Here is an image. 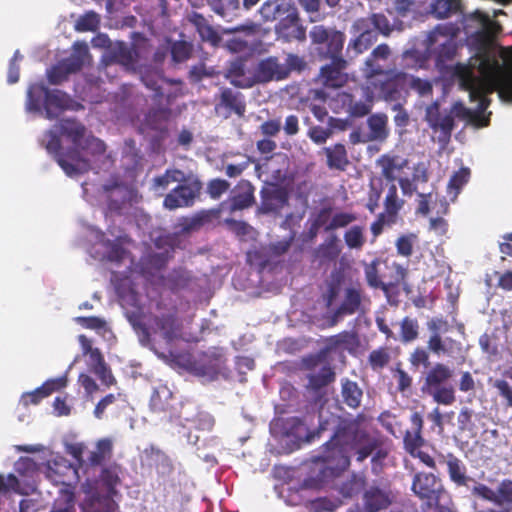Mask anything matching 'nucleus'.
<instances>
[{"label":"nucleus","mask_w":512,"mask_h":512,"mask_svg":"<svg viewBox=\"0 0 512 512\" xmlns=\"http://www.w3.org/2000/svg\"><path fill=\"white\" fill-rule=\"evenodd\" d=\"M223 365L221 354L216 352H201L189 360L187 370L199 377H207L211 380L217 378Z\"/></svg>","instance_id":"obj_13"},{"label":"nucleus","mask_w":512,"mask_h":512,"mask_svg":"<svg viewBox=\"0 0 512 512\" xmlns=\"http://www.w3.org/2000/svg\"><path fill=\"white\" fill-rule=\"evenodd\" d=\"M86 132V127L80 121L63 118L53 129L46 130L40 139V145L69 177L85 174L91 169L90 161L82 157L78 149Z\"/></svg>","instance_id":"obj_2"},{"label":"nucleus","mask_w":512,"mask_h":512,"mask_svg":"<svg viewBox=\"0 0 512 512\" xmlns=\"http://www.w3.org/2000/svg\"><path fill=\"white\" fill-rule=\"evenodd\" d=\"M141 81L151 91L155 93V97L163 96L161 83L163 77L159 71L153 69H145L141 74Z\"/></svg>","instance_id":"obj_56"},{"label":"nucleus","mask_w":512,"mask_h":512,"mask_svg":"<svg viewBox=\"0 0 512 512\" xmlns=\"http://www.w3.org/2000/svg\"><path fill=\"white\" fill-rule=\"evenodd\" d=\"M287 78V71L282 67V63L275 56H269L262 59L254 72L255 83H268L271 81H280Z\"/></svg>","instance_id":"obj_21"},{"label":"nucleus","mask_w":512,"mask_h":512,"mask_svg":"<svg viewBox=\"0 0 512 512\" xmlns=\"http://www.w3.org/2000/svg\"><path fill=\"white\" fill-rule=\"evenodd\" d=\"M100 25V16L94 11L84 13L76 21L75 30L79 32L96 31Z\"/></svg>","instance_id":"obj_62"},{"label":"nucleus","mask_w":512,"mask_h":512,"mask_svg":"<svg viewBox=\"0 0 512 512\" xmlns=\"http://www.w3.org/2000/svg\"><path fill=\"white\" fill-rule=\"evenodd\" d=\"M10 491L15 494L27 496L32 494V486H30V484H25L21 487L19 484V478L13 473L8 474L6 480L3 475H0V496Z\"/></svg>","instance_id":"obj_48"},{"label":"nucleus","mask_w":512,"mask_h":512,"mask_svg":"<svg viewBox=\"0 0 512 512\" xmlns=\"http://www.w3.org/2000/svg\"><path fill=\"white\" fill-rule=\"evenodd\" d=\"M402 205L403 202L398 198L396 185H390L384 200L385 212H383L389 218L390 223L396 222L397 214Z\"/></svg>","instance_id":"obj_49"},{"label":"nucleus","mask_w":512,"mask_h":512,"mask_svg":"<svg viewBox=\"0 0 512 512\" xmlns=\"http://www.w3.org/2000/svg\"><path fill=\"white\" fill-rule=\"evenodd\" d=\"M78 149L80 152L84 151L92 157H98L105 153L106 145L101 139L93 135H89L84 137L81 145L78 146Z\"/></svg>","instance_id":"obj_59"},{"label":"nucleus","mask_w":512,"mask_h":512,"mask_svg":"<svg viewBox=\"0 0 512 512\" xmlns=\"http://www.w3.org/2000/svg\"><path fill=\"white\" fill-rule=\"evenodd\" d=\"M358 219L355 212L322 207V231L326 237L322 242V260L336 262L343 251V244L336 233Z\"/></svg>","instance_id":"obj_4"},{"label":"nucleus","mask_w":512,"mask_h":512,"mask_svg":"<svg viewBox=\"0 0 512 512\" xmlns=\"http://www.w3.org/2000/svg\"><path fill=\"white\" fill-rule=\"evenodd\" d=\"M307 476L298 488L303 505L311 512H320V454L301 463Z\"/></svg>","instance_id":"obj_8"},{"label":"nucleus","mask_w":512,"mask_h":512,"mask_svg":"<svg viewBox=\"0 0 512 512\" xmlns=\"http://www.w3.org/2000/svg\"><path fill=\"white\" fill-rule=\"evenodd\" d=\"M419 336V323L417 319L404 317L400 322V339L403 343H410Z\"/></svg>","instance_id":"obj_58"},{"label":"nucleus","mask_w":512,"mask_h":512,"mask_svg":"<svg viewBox=\"0 0 512 512\" xmlns=\"http://www.w3.org/2000/svg\"><path fill=\"white\" fill-rule=\"evenodd\" d=\"M73 99L59 89H48L45 116L49 120L56 119L62 112L72 107Z\"/></svg>","instance_id":"obj_29"},{"label":"nucleus","mask_w":512,"mask_h":512,"mask_svg":"<svg viewBox=\"0 0 512 512\" xmlns=\"http://www.w3.org/2000/svg\"><path fill=\"white\" fill-rule=\"evenodd\" d=\"M410 422L412 430L405 432L403 443L405 450L411 455L415 456L418 451L425 443V439L422 436L423 430V418L419 412H414L410 416Z\"/></svg>","instance_id":"obj_28"},{"label":"nucleus","mask_w":512,"mask_h":512,"mask_svg":"<svg viewBox=\"0 0 512 512\" xmlns=\"http://www.w3.org/2000/svg\"><path fill=\"white\" fill-rule=\"evenodd\" d=\"M454 74L459 77L461 85L465 90L469 91L471 97L481 95V87L478 85V80L474 77L468 66L457 63L454 66Z\"/></svg>","instance_id":"obj_45"},{"label":"nucleus","mask_w":512,"mask_h":512,"mask_svg":"<svg viewBox=\"0 0 512 512\" xmlns=\"http://www.w3.org/2000/svg\"><path fill=\"white\" fill-rule=\"evenodd\" d=\"M459 6V0H434L431 4V13L437 19H445L457 12Z\"/></svg>","instance_id":"obj_55"},{"label":"nucleus","mask_w":512,"mask_h":512,"mask_svg":"<svg viewBox=\"0 0 512 512\" xmlns=\"http://www.w3.org/2000/svg\"><path fill=\"white\" fill-rule=\"evenodd\" d=\"M353 30L359 35L349 42L347 49H352L356 55L367 51L377 41L378 32L371 28V21L368 19H357Z\"/></svg>","instance_id":"obj_20"},{"label":"nucleus","mask_w":512,"mask_h":512,"mask_svg":"<svg viewBox=\"0 0 512 512\" xmlns=\"http://www.w3.org/2000/svg\"><path fill=\"white\" fill-rule=\"evenodd\" d=\"M411 491L423 501V512H452L449 497L442 480L431 472H416L413 475Z\"/></svg>","instance_id":"obj_5"},{"label":"nucleus","mask_w":512,"mask_h":512,"mask_svg":"<svg viewBox=\"0 0 512 512\" xmlns=\"http://www.w3.org/2000/svg\"><path fill=\"white\" fill-rule=\"evenodd\" d=\"M101 481H102V484L107 489L106 495L115 496L117 494L116 487L120 483L118 467L110 466V467L104 468L101 471Z\"/></svg>","instance_id":"obj_60"},{"label":"nucleus","mask_w":512,"mask_h":512,"mask_svg":"<svg viewBox=\"0 0 512 512\" xmlns=\"http://www.w3.org/2000/svg\"><path fill=\"white\" fill-rule=\"evenodd\" d=\"M381 445L379 438L373 437L361 428L357 418L342 419L322 454V482L325 478L337 476L350 466V457L356 452V460L363 462Z\"/></svg>","instance_id":"obj_1"},{"label":"nucleus","mask_w":512,"mask_h":512,"mask_svg":"<svg viewBox=\"0 0 512 512\" xmlns=\"http://www.w3.org/2000/svg\"><path fill=\"white\" fill-rule=\"evenodd\" d=\"M437 462L440 465H445L449 479L456 486H468L473 479L467 475V467L464 462L452 452H438Z\"/></svg>","instance_id":"obj_17"},{"label":"nucleus","mask_w":512,"mask_h":512,"mask_svg":"<svg viewBox=\"0 0 512 512\" xmlns=\"http://www.w3.org/2000/svg\"><path fill=\"white\" fill-rule=\"evenodd\" d=\"M117 504L111 495H93L87 504L86 512H115Z\"/></svg>","instance_id":"obj_51"},{"label":"nucleus","mask_w":512,"mask_h":512,"mask_svg":"<svg viewBox=\"0 0 512 512\" xmlns=\"http://www.w3.org/2000/svg\"><path fill=\"white\" fill-rule=\"evenodd\" d=\"M307 382L303 385V396L307 402L320 401V352L303 356L297 364Z\"/></svg>","instance_id":"obj_11"},{"label":"nucleus","mask_w":512,"mask_h":512,"mask_svg":"<svg viewBox=\"0 0 512 512\" xmlns=\"http://www.w3.org/2000/svg\"><path fill=\"white\" fill-rule=\"evenodd\" d=\"M376 164L381 168V175L387 181L393 182L396 179V173L408 165V160L399 155L385 153L377 159Z\"/></svg>","instance_id":"obj_37"},{"label":"nucleus","mask_w":512,"mask_h":512,"mask_svg":"<svg viewBox=\"0 0 512 512\" xmlns=\"http://www.w3.org/2000/svg\"><path fill=\"white\" fill-rule=\"evenodd\" d=\"M344 274L339 270L331 273L327 283V292L324 297L327 312L322 315V327L332 328L341 322L346 316L355 314L362 304V291L357 287H347L339 305L337 299L342 292Z\"/></svg>","instance_id":"obj_3"},{"label":"nucleus","mask_w":512,"mask_h":512,"mask_svg":"<svg viewBox=\"0 0 512 512\" xmlns=\"http://www.w3.org/2000/svg\"><path fill=\"white\" fill-rule=\"evenodd\" d=\"M327 165L330 169L344 171L349 164L346 148L343 144H335L325 148Z\"/></svg>","instance_id":"obj_43"},{"label":"nucleus","mask_w":512,"mask_h":512,"mask_svg":"<svg viewBox=\"0 0 512 512\" xmlns=\"http://www.w3.org/2000/svg\"><path fill=\"white\" fill-rule=\"evenodd\" d=\"M246 74L245 61L238 58L230 62L225 77L230 80V83L238 88H249L254 85V79H244Z\"/></svg>","instance_id":"obj_39"},{"label":"nucleus","mask_w":512,"mask_h":512,"mask_svg":"<svg viewBox=\"0 0 512 512\" xmlns=\"http://www.w3.org/2000/svg\"><path fill=\"white\" fill-rule=\"evenodd\" d=\"M48 87L43 83H34L29 86L27 91L26 107L28 111H45Z\"/></svg>","instance_id":"obj_41"},{"label":"nucleus","mask_w":512,"mask_h":512,"mask_svg":"<svg viewBox=\"0 0 512 512\" xmlns=\"http://www.w3.org/2000/svg\"><path fill=\"white\" fill-rule=\"evenodd\" d=\"M170 53L174 63H183L192 56L193 45L184 40L174 41L170 46Z\"/></svg>","instance_id":"obj_57"},{"label":"nucleus","mask_w":512,"mask_h":512,"mask_svg":"<svg viewBox=\"0 0 512 512\" xmlns=\"http://www.w3.org/2000/svg\"><path fill=\"white\" fill-rule=\"evenodd\" d=\"M15 475L19 478L21 487L25 484L32 486V494L37 490V463L30 457H20L14 464Z\"/></svg>","instance_id":"obj_35"},{"label":"nucleus","mask_w":512,"mask_h":512,"mask_svg":"<svg viewBox=\"0 0 512 512\" xmlns=\"http://www.w3.org/2000/svg\"><path fill=\"white\" fill-rule=\"evenodd\" d=\"M44 473L52 484L66 487L62 490L64 506L55 507L51 512H76L75 496L71 488L72 481L78 477L77 469L65 457L56 456L47 461Z\"/></svg>","instance_id":"obj_7"},{"label":"nucleus","mask_w":512,"mask_h":512,"mask_svg":"<svg viewBox=\"0 0 512 512\" xmlns=\"http://www.w3.org/2000/svg\"><path fill=\"white\" fill-rule=\"evenodd\" d=\"M255 202L254 187L248 180H241L228 198L230 211H238L251 207Z\"/></svg>","instance_id":"obj_27"},{"label":"nucleus","mask_w":512,"mask_h":512,"mask_svg":"<svg viewBox=\"0 0 512 512\" xmlns=\"http://www.w3.org/2000/svg\"><path fill=\"white\" fill-rule=\"evenodd\" d=\"M67 377L61 376L45 381L40 387L33 391L25 392L21 396V403L24 407L39 404L44 398L50 396L53 392L58 391L67 385Z\"/></svg>","instance_id":"obj_24"},{"label":"nucleus","mask_w":512,"mask_h":512,"mask_svg":"<svg viewBox=\"0 0 512 512\" xmlns=\"http://www.w3.org/2000/svg\"><path fill=\"white\" fill-rule=\"evenodd\" d=\"M320 433V425L310 430L305 420L299 417H291L286 420L285 435L293 437L299 444L311 443Z\"/></svg>","instance_id":"obj_30"},{"label":"nucleus","mask_w":512,"mask_h":512,"mask_svg":"<svg viewBox=\"0 0 512 512\" xmlns=\"http://www.w3.org/2000/svg\"><path fill=\"white\" fill-rule=\"evenodd\" d=\"M322 65V84L326 87L340 88L348 81L347 61L344 58L329 59Z\"/></svg>","instance_id":"obj_22"},{"label":"nucleus","mask_w":512,"mask_h":512,"mask_svg":"<svg viewBox=\"0 0 512 512\" xmlns=\"http://www.w3.org/2000/svg\"><path fill=\"white\" fill-rule=\"evenodd\" d=\"M417 240L418 237L414 233L400 235L395 242L397 254L405 258L411 257Z\"/></svg>","instance_id":"obj_61"},{"label":"nucleus","mask_w":512,"mask_h":512,"mask_svg":"<svg viewBox=\"0 0 512 512\" xmlns=\"http://www.w3.org/2000/svg\"><path fill=\"white\" fill-rule=\"evenodd\" d=\"M146 457L151 461L150 465L156 470L160 478H166L172 475L174 465L171 458L158 447L151 445L144 451Z\"/></svg>","instance_id":"obj_36"},{"label":"nucleus","mask_w":512,"mask_h":512,"mask_svg":"<svg viewBox=\"0 0 512 512\" xmlns=\"http://www.w3.org/2000/svg\"><path fill=\"white\" fill-rule=\"evenodd\" d=\"M89 48L85 42H75L73 53L57 62L46 72L48 82L51 85H59L68 80L70 74L80 71L85 62L90 59Z\"/></svg>","instance_id":"obj_10"},{"label":"nucleus","mask_w":512,"mask_h":512,"mask_svg":"<svg viewBox=\"0 0 512 512\" xmlns=\"http://www.w3.org/2000/svg\"><path fill=\"white\" fill-rule=\"evenodd\" d=\"M426 121L434 131H440L439 141L448 142L455 128L454 116L450 113L441 115L440 106L437 102L426 108Z\"/></svg>","instance_id":"obj_16"},{"label":"nucleus","mask_w":512,"mask_h":512,"mask_svg":"<svg viewBox=\"0 0 512 512\" xmlns=\"http://www.w3.org/2000/svg\"><path fill=\"white\" fill-rule=\"evenodd\" d=\"M471 18L479 22L482 26V33L488 38H492L502 31L500 23L492 20L490 16L484 12L477 10L471 14Z\"/></svg>","instance_id":"obj_52"},{"label":"nucleus","mask_w":512,"mask_h":512,"mask_svg":"<svg viewBox=\"0 0 512 512\" xmlns=\"http://www.w3.org/2000/svg\"><path fill=\"white\" fill-rule=\"evenodd\" d=\"M343 240L350 250L361 251L366 244V229L360 224H350L345 228Z\"/></svg>","instance_id":"obj_42"},{"label":"nucleus","mask_w":512,"mask_h":512,"mask_svg":"<svg viewBox=\"0 0 512 512\" xmlns=\"http://www.w3.org/2000/svg\"><path fill=\"white\" fill-rule=\"evenodd\" d=\"M270 252L267 247H259L249 250L246 255L247 263L256 267L260 272L270 263Z\"/></svg>","instance_id":"obj_54"},{"label":"nucleus","mask_w":512,"mask_h":512,"mask_svg":"<svg viewBox=\"0 0 512 512\" xmlns=\"http://www.w3.org/2000/svg\"><path fill=\"white\" fill-rule=\"evenodd\" d=\"M427 349L434 355L452 357L462 351L461 342L453 338L443 339L441 334L430 335L427 341Z\"/></svg>","instance_id":"obj_34"},{"label":"nucleus","mask_w":512,"mask_h":512,"mask_svg":"<svg viewBox=\"0 0 512 512\" xmlns=\"http://www.w3.org/2000/svg\"><path fill=\"white\" fill-rule=\"evenodd\" d=\"M289 194L286 188L272 184L261 190L260 211L264 214L278 213L288 205Z\"/></svg>","instance_id":"obj_19"},{"label":"nucleus","mask_w":512,"mask_h":512,"mask_svg":"<svg viewBox=\"0 0 512 512\" xmlns=\"http://www.w3.org/2000/svg\"><path fill=\"white\" fill-rule=\"evenodd\" d=\"M369 133L367 140L369 141H384L389 135L387 128L388 117L386 114L377 113L372 114L367 119Z\"/></svg>","instance_id":"obj_40"},{"label":"nucleus","mask_w":512,"mask_h":512,"mask_svg":"<svg viewBox=\"0 0 512 512\" xmlns=\"http://www.w3.org/2000/svg\"><path fill=\"white\" fill-rule=\"evenodd\" d=\"M395 496L389 487L371 485L363 493V506L365 512H380L387 509Z\"/></svg>","instance_id":"obj_18"},{"label":"nucleus","mask_w":512,"mask_h":512,"mask_svg":"<svg viewBox=\"0 0 512 512\" xmlns=\"http://www.w3.org/2000/svg\"><path fill=\"white\" fill-rule=\"evenodd\" d=\"M470 178V169L467 167H462L458 171H456L449 179L447 189L450 193H454L457 196L463 186L469 181Z\"/></svg>","instance_id":"obj_63"},{"label":"nucleus","mask_w":512,"mask_h":512,"mask_svg":"<svg viewBox=\"0 0 512 512\" xmlns=\"http://www.w3.org/2000/svg\"><path fill=\"white\" fill-rule=\"evenodd\" d=\"M221 109L226 110L224 114L225 118H228L232 113L236 114L238 117H243L246 112L244 95L230 88H222L219 102L215 105L217 113H219Z\"/></svg>","instance_id":"obj_23"},{"label":"nucleus","mask_w":512,"mask_h":512,"mask_svg":"<svg viewBox=\"0 0 512 512\" xmlns=\"http://www.w3.org/2000/svg\"><path fill=\"white\" fill-rule=\"evenodd\" d=\"M170 256L171 255H169V249H165V251L161 252H151L147 254L141 260L143 271L149 274H153L154 271L161 270L167 264Z\"/></svg>","instance_id":"obj_47"},{"label":"nucleus","mask_w":512,"mask_h":512,"mask_svg":"<svg viewBox=\"0 0 512 512\" xmlns=\"http://www.w3.org/2000/svg\"><path fill=\"white\" fill-rule=\"evenodd\" d=\"M496 505L512 512V480L503 479L496 489Z\"/></svg>","instance_id":"obj_53"},{"label":"nucleus","mask_w":512,"mask_h":512,"mask_svg":"<svg viewBox=\"0 0 512 512\" xmlns=\"http://www.w3.org/2000/svg\"><path fill=\"white\" fill-rule=\"evenodd\" d=\"M113 444L109 438L100 439L96 443V450L90 452L88 463L91 466L101 465L105 459L110 458L112 455Z\"/></svg>","instance_id":"obj_50"},{"label":"nucleus","mask_w":512,"mask_h":512,"mask_svg":"<svg viewBox=\"0 0 512 512\" xmlns=\"http://www.w3.org/2000/svg\"><path fill=\"white\" fill-rule=\"evenodd\" d=\"M172 392L162 385L154 390L150 398V408L153 412H167L172 408Z\"/></svg>","instance_id":"obj_46"},{"label":"nucleus","mask_w":512,"mask_h":512,"mask_svg":"<svg viewBox=\"0 0 512 512\" xmlns=\"http://www.w3.org/2000/svg\"><path fill=\"white\" fill-rule=\"evenodd\" d=\"M384 78L370 82L377 98L385 102H406L408 97V74L402 71H386Z\"/></svg>","instance_id":"obj_9"},{"label":"nucleus","mask_w":512,"mask_h":512,"mask_svg":"<svg viewBox=\"0 0 512 512\" xmlns=\"http://www.w3.org/2000/svg\"><path fill=\"white\" fill-rule=\"evenodd\" d=\"M187 20L195 27L203 42H207L213 47L219 46L222 38L204 15L193 11L188 14Z\"/></svg>","instance_id":"obj_31"},{"label":"nucleus","mask_w":512,"mask_h":512,"mask_svg":"<svg viewBox=\"0 0 512 512\" xmlns=\"http://www.w3.org/2000/svg\"><path fill=\"white\" fill-rule=\"evenodd\" d=\"M453 370L442 362L435 363L424 374L421 392L432 397L433 401L441 405H452L456 401V392L450 380Z\"/></svg>","instance_id":"obj_6"},{"label":"nucleus","mask_w":512,"mask_h":512,"mask_svg":"<svg viewBox=\"0 0 512 512\" xmlns=\"http://www.w3.org/2000/svg\"><path fill=\"white\" fill-rule=\"evenodd\" d=\"M345 34L335 29L322 28V60L344 58Z\"/></svg>","instance_id":"obj_25"},{"label":"nucleus","mask_w":512,"mask_h":512,"mask_svg":"<svg viewBox=\"0 0 512 512\" xmlns=\"http://www.w3.org/2000/svg\"><path fill=\"white\" fill-rule=\"evenodd\" d=\"M342 402L351 409H358L361 406L363 390L357 382L349 378L341 379Z\"/></svg>","instance_id":"obj_38"},{"label":"nucleus","mask_w":512,"mask_h":512,"mask_svg":"<svg viewBox=\"0 0 512 512\" xmlns=\"http://www.w3.org/2000/svg\"><path fill=\"white\" fill-rule=\"evenodd\" d=\"M379 264L380 260L378 258L373 259L370 263L365 264L364 266V275L367 284L374 289H381L387 298H389L390 291L393 288H397L398 285L403 282L407 276V269L404 268L399 263H394L393 267L395 269L394 281L385 283L380 279L379 276Z\"/></svg>","instance_id":"obj_12"},{"label":"nucleus","mask_w":512,"mask_h":512,"mask_svg":"<svg viewBox=\"0 0 512 512\" xmlns=\"http://www.w3.org/2000/svg\"><path fill=\"white\" fill-rule=\"evenodd\" d=\"M409 363L414 370L420 367L428 368L430 366V355L428 349L416 347L409 355Z\"/></svg>","instance_id":"obj_64"},{"label":"nucleus","mask_w":512,"mask_h":512,"mask_svg":"<svg viewBox=\"0 0 512 512\" xmlns=\"http://www.w3.org/2000/svg\"><path fill=\"white\" fill-rule=\"evenodd\" d=\"M279 37L286 41L299 40L306 38V29L300 23V19L296 13H289L282 18L276 26Z\"/></svg>","instance_id":"obj_32"},{"label":"nucleus","mask_w":512,"mask_h":512,"mask_svg":"<svg viewBox=\"0 0 512 512\" xmlns=\"http://www.w3.org/2000/svg\"><path fill=\"white\" fill-rule=\"evenodd\" d=\"M391 56V49L388 44L382 43L376 46L364 62V74L370 79L384 74V63Z\"/></svg>","instance_id":"obj_26"},{"label":"nucleus","mask_w":512,"mask_h":512,"mask_svg":"<svg viewBox=\"0 0 512 512\" xmlns=\"http://www.w3.org/2000/svg\"><path fill=\"white\" fill-rule=\"evenodd\" d=\"M201 189L199 181L179 183L174 189L166 194L163 200V206L169 210H175L180 207H190L194 204L195 198Z\"/></svg>","instance_id":"obj_14"},{"label":"nucleus","mask_w":512,"mask_h":512,"mask_svg":"<svg viewBox=\"0 0 512 512\" xmlns=\"http://www.w3.org/2000/svg\"><path fill=\"white\" fill-rule=\"evenodd\" d=\"M149 329L154 333H160L162 338L170 343L178 338L181 326L174 313H166L151 317L149 328L145 326L142 327V332L145 337H149Z\"/></svg>","instance_id":"obj_15"},{"label":"nucleus","mask_w":512,"mask_h":512,"mask_svg":"<svg viewBox=\"0 0 512 512\" xmlns=\"http://www.w3.org/2000/svg\"><path fill=\"white\" fill-rule=\"evenodd\" d=\"M186 181L185 173L180 169H167L162 175L156 176L152 180V189L162 194L171 183H182Z\"/></svg>","instance_id":"obj_44"},{"label":"nucleus","mask_w":512,"mask_h":512,"mask_svg":"<svg viewBox=\"0 0 512 512\" xmlns=\"http://www.w3.org/2000/svg\"><path fill=\"white\" fill-rule=\"evenodd\" d=\"M324 347L322 348V362L326 355L332 351H352L357 345V336L350 331H342L336 335L327 337L322 340Z\"/></svg>","instance_id":"obj_33"}]
</instances>
